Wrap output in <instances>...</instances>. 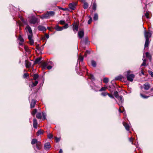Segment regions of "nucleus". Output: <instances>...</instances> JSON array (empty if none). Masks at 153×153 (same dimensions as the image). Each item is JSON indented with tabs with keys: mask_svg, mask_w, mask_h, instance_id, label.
Returning a JSON list of instances; mask_svg holds the SVG:
<instances>
[{
	"mask_svg": "<svg viewBox=\"0 0 153 153\" xmlns=\"http://www.w3.org/2000/svg\"><path fill=\"white\" fill-rule=\"evenodd\" d=\"M148 73L149 74L151 75V76L153 77V72L151 71H149Z\"/></svg>",
	"mask_w": 153,
	"mask_h": 153,
	"instance_id": "13d9d810",
	"label": "nucleus"
},
{
	"mask_svg": "<svg viewBox=\"0 0 153 153\" xmlns=\"http://www.w3.org/2000/svg\"><path fill=\"white\" fill-rule=\"evenodd\" d=\"M38 142L37 141V140L36 139H33L31 141V144L32 145H33L35 144H36Z\"/></svg>",
	"mask_w": 153,
	"mask_h": 153,
	"instance_id": "a878e982",
	"label": "nucleus"
},
{
	"mask_svg": "<svg viewBox=\"0 0 153 153\" xmlns=\"http://www.w3.org/2000/svg\"><path fill=\"white\" fill-rule=\"evenodd\" d=\"M28 76L29 74L27 73H25L23 75V77L24 78H26Z\"/></svg>",
	"mask_w": 153,
	"mask_h": 153,
	"instance_id": "052dcab7",
	"label": "nucleus"
},
{
	"mask_svg": "<svg viewBox=\"0 0 153 153\" xmlns=\"http://www.w3.org/2000/svg\"><path fill=\"white\" fill-rule=\"evenodd\" d=\"M129 140L130 142L132 144H133V139L132 138H130L129 139Z\"/></svg>",
	"mask_w": 153,
	"mask_h": 153,
	"instance_id": "e2e57ef3",
	"label": "nucleus"
},
{
	"mask_svg": "<svg viewBox=\"0 0 153 153\" xmlns=\"http://www.w3.org/2000/svg\"><path fill=\"white\" fill-rule=\"evenodd\" d=\"M41 65L42 66V68L45 69L46 68V66L48 65V64L46 62L42 61L41 63Z\"/></svg>",
	"mask_w": 153,
	"mask_h": 153,
	"instance_id": "6ab92c4d",
	"label": "nucleus"
},
{
	"mask_svg": "<svg viewBox=\"0 0 153 153\" xmlns=\"http://www.w3.org/2000/svg\"><path fill=\"white\" fill-rule=\"evenodd\" d=\"M44 131L42 129H40L37 132V136H39L40 134H43Z\"/></svg>",
	"mask_w": 153,
	"mask_h": 153,
	"instance_id": "5701e85b",
	"label": "nucleus"
},
{
	"mask_svg": "<svg viewBox=\"0 0 153 153\" xmlns=\"http://www.w3.org/2000/svg\"><path fill=\"white\" fill-rule=\"evenodd\" d=\"M107 88L103 87H102L99 90V91H105V90Z\"/></svg>",
	"mask_w": 153,
	"mask_h": 153,
	"instance_id": "a18cd8bd",
	"label": "nucleus"
},
{
	"mask_svg": "<svg viewBox=\"0 0 153 153\" xmlns=\"http://www.w3.org/2000/svg\"><path fill=\"white\" fill-rule=\"evenodd\" d=\"M59 23L61 25H63L65 24V21H64L63 20H60L59 22Z\"/></svg>",
	"mask_w": 153,
	"mask_h": 153,
	"instance_id": "4d7b16f0",
	"label": "nucleus"
},
{
	"mask_svg": "<svg viewBox=\"0 0 153 153\" xmlns=\"http://www.w3.org/2000/svg\"><path fill=\"white\" fill-rule=\"evenodd\" d=\"M114 95L116 98H118L119 94L118 92L117 91H114Z\"/></svg>",
	"mask_w": 153,
	"mask_h": 153,
	"instance_id": "c756f323",
	"label": "nucleus"
},
{
	"mask_svg": "<svg viewBox=\"0 0 153 153\" xmlns=\"http://www.w3.org/2000/svg\"><path fill=\"white\" fill-rule=\"evenodd\" d=\"M107 93H108L105 92H102L101 93V95H102L103 96H105L106 95H107Z\"/></svg>",
	"mask_w": 153,
	"mask_h": 153,
	"instance_id": "6e6d98bb",
	"label": "nucleus"
},
{
	"mask_svg": "<svg viewBox=\"0 0 153 153\" xmlns=\"http://www.w3.org/2000/svg\"><path fill=\"white\" fill-rule=\"evenodd\" d=\"M42 59V57H41L36 58L35 61H34V65H35L37 64H39L41 63L42 61H40L41 59Z\"/></svg>",
	"mask_w": 153,
	"mask_h": 153,
	"instance_id": "6e6552de",
	"label": "nucleus"
},
{
	"mask_svg": "<svg viewBox=\"0 0 153 153\" xmlns=\"http://www.w3.org/2000/svg\"><path fill=\"white\" fill-rule=\"evenodd\" d=\"M17 22L18 24L19 27L23 26L22 23L20 21H18Z\"/></svg>",
	"mask_w": 153,
	"mask_h": 153,
	"instance_id": "3c124183",
	"label": "nucleus"
},
{
	"mask_svg": "<svg viewBox=\"0 0 153 153\" xmlns=\"http://www.w3.org/2000/svg\"><path fill=\"white\" fill-rule=\"evenodd\" d=\"M144 31V36L146 39L144 47L145 48L147 47L149 45V39L152 36V33L150 32L149 30L147 31L146 29Z\"/></svg>",
	"mask_w": 153,
	"mask_h": 153,
	"instance_id": "f257e3e1",
	"label": "nucleus"
},
{
	"mask_svg": "<svg viewBox=\"0 0 153 153\" xmlns=\"http://www.w3.org/2000/svg\"><path fill=\"white\" fill-rule=\"evenodd\" d=\"M33 126L35 128H36L37 127L38 123L36 119L34 118L33 120Z\"/></svg>",
	"mask_w": 153,
	"mask_h": 153,
	"instance_id": "f8f14e48",
	"label": "nucleus"
},
{
	"mask_svg": "<svg viewBox=\"0 0 153 153\" xmlns=\"http://www.w3.org/2000/svg\"><path fill=\"white\" fill-rule=\"evenodd\" d=\"M90 79L92 80H95V79L94 76L91 74H90Z\"/></svg>",
	"mask_w": 153,
	"mask_h": 153,
	"instance_id": "5fc2aeb1",
	"label": "nucleus"
},
{
	"mask_svg": "<svg viewBox=\"0 0 153 153\" xmlns=\"http://www.w3.org/2000/svg\"><path fill=\"white\" fill-rule=\"evenodd\" d=\"M123 78V76L122 75H119L116 77L115 78V79L116 80H120Z\"/></svg>",
	"mask_w": 153,
	"mask_h": 153,
	"instance_id": "c9c22d12",
	"label": "nucleus"
},
{
	"mask_svg": "<svg viewBox=\"0 0 153 153\" xmlns=\"http://www.w3.org/2000/svg\"><path fill=\"white\" fill-rule=\"evenodd\" d=\"M91 89L94 90L96 92L98 91V90L96 88H94L93 87H92Z\"/></svg>",
	"mask_w": 153,
	"mask_h": 153,
	"instance_id": "338daca9",
	"label": "nucleus"
},
{
	"mask_svg": "<svg viewBox=\"0 0 153 153\" xmlns=\"http://www.w3.org/2000/svg\"><path fill=\"white\" fill-rule=\"evenodd\" d=\"M88 7V3L86 1H84L83 2V8L84 9H86Z\"/></svg>",
	"mask_w": 153,
	"mask_h": 153,
	"instance_id": "4be33fe9",
	"label": "nucleus"
},
{
	"mask_svg": "<svg viewBox=\"0 0 153 153\" xmlns=\"http://www.w3.org/2000/svg\"><path fill=\"white\" fill-rule=\"evenodd\" d=\"M83 56H82L81 55H79L78 57V60H79L81 62H82L83 60Z\"/></svg>",
	"mask_w": 153,
	"mask_h": 153,
	"instance_id": "e433bc0d",
	"label": "nucleus"
},
{
	"mask_svg": "<svg viewBox=\"0 0 153 153\" xmlns=\"http://www.w3.org/2000/svg\"><path fill=\"white\" fill-rule=\"evenodd\" d=\"M18 39L22 43H23L24 42V40L21 35H19Z\"/></svg>",
	"mask_w": 153,
	"mask_h": 153,
	"instance_id": "bb28decb",
	"label": "nucleus"
},
{
	"mask_svg": "<svg viewBox=\"0 0 153 153\" xmlns=\"http://www.w3.org/2000/svg\"><path fill=\"white\" fill-rule=\"evenodd\" d=\"M36 146L37 149H38L40 150L42 147L41 142L39 141H38V142L36 144Z\"/></svg>",
	"mask_w": 153,
	"mask_h": 153,
	"instance_id": "aec40b11",
	"label": "nucleus"
},
{
	"mask_svg": "<svg viewBox=\"0 0 153 153\" xmlns=\"http://www.w3.org/2000/svg\"><path fill=\"white\" fill-rule=\"evenodd\" d=\"M91 64L92 66L94 67H95L96 66L97 63L94 60H92L91 61Z\"/></svg>",
	"mask_w": 153,
	"mask_h": 153,
	"instance_id": "c85d7f7f",
	"label": "nucleus"
},
{
	"mask_svg": "<svg viewBox=\"0 0 153 153\" xmlns=\"http://www.w3.org/2000/svg\"><path fill=\"white\" fill-rule=\"evenodd\" d=\"M49 16H53L55 14V12L53 11H48Z\"/></svg>",
	"mask_w": 153,
	"mask_h": 153,
	"instance_id": "2f4dec72",
	"label": "nucleus"
},
{
	"mask_svg": "<svg viewBox=\"0 0 153 153\" xmlns=\"http://www.w3.org/2000/svg\"><path fill=\"white\" fill-rule=\"evenodd\" d=\"M47 68L48 69L50 70L52 68V66L51 65H49L47 67Z\"/></svg>",
	"mask_w": 153,
	"mask_h": 153,
	"instance_id": "69168bd1",
	"label": "nucleus"
},
{
	"mask_svg": "<svg viewBox=\"0 0 153 153\" xmlns=\"http://www.w3.org/2000/svg\"><path fill=\"white\" fill-rule=\"evenodd\" d=\"M63 28L66 29L68 27V24L66 23L63 27Z\"/></svg>",
	"mask_w": 153,
	"mask_h": 153,
	"instance_id": "bf43d9fd",
	"label": "nucleus"
},
{
	"mask_svg": "<svg viewBox=\"0 0 153 153\" xmlns=\"http://www.w3.org/2000/svg\"><path fill=\"white\" fill-rule=\"evenodd\" d=\"M42 120H44L46 119V114L43 112H42Z\"/></svg>",
	"mask_w": 153,
	"mask_h": 153,
	"instance_id": "4c0bfd02",
	"label": "nucleus"
},
{
	"mask_svg": "<svg viewBox=\"0 0 153 153\" xmlns=\"http://www.w3.org/2000/svg\"><path fill=\"white\" fill-rule=\"evenodd\" d=\"M123 126L125 127L126 130L127 131H129L130 130V127L128 124L126 122H123Z\"/></svg>",
	"mask_w": 153,
	"mask_h": 153,
	"instance_id": "ddd939ff",
	"label": "nucleus"
},
{
	"mask_svg": "<svg viewBox=\"0 0 153 153\" xmlns=\"http://www.w3.org/2000/svg\"><path fill=\"white\" fill-rule=\"evenodd\" d=\"M140 96L143 99L147 98H149V96H147L145 95H143L142 94H140Z\"/></svg>",
	"mask_w": 153,
	"mask_h": 153,
	"instance_id": "58836bf2",
	"label": "nucleus"
},
{
	"mask_svg": "<svg viewBox=\"0 0 153 153\" xmlns=\"http://www.w3.org/2000/svg\"><path fill=\"white\" fill-rule=\"evenodd\" d=\"M38 29L39 30L41 31H46V29L45 27L44 26L39 25L38 27Z\"/></svg>",
	"mask_w": 153,
	"mask_h": 153,
	"instance_id": "9b49d317",
	"label": "nucleus"
},
{
	"mask_svg": "<svg viewBox=\"0 0 153 153\" xmlns=\"http://www.w3.org/2000/svg\"><path fill=\"white\" fill-rule=\"evenodd\" d=\"M26 29L27 30L29 34H32V33H33L31 29V27L29 25H27L26 27Z\"/></svg>",
	"mask_w": 153,
	"mask_h": 153,
	"instance_id": "412c9836",
	"label": "nucleus"
},
{
	"mask_svg": "<svg viewBox=\"0 0 153 153\" xmlns=\"http://www.w3.org/2000/svg\"><path fill=\"white\" fill-rule=\"evenodd\" d=\"M31 76H33V79H32V80H36L39 78V76L37 74H34L33 75H31Z\"/></svg>",
	"mask_w": 153,
	"mask_h": 153,
	"instance_id": "f3484780",
	"label": "nucleus"
},
{
	"mask_svg": "<svg viewBox=\"0 0 153 153\" xmlns=\"http://www.w3.org/2000/svg\"><path fill=\"white\" fill-rule=\"evenodd\" d=\"M91 52L88 50H86L83 55V57H86L88 55H89L90 54Z\"/></svg>",
	"mask_w": 153,
	"mask_h": 153,
	"instance_id": "393cba45",
	"label": "nucleus"
},
{
	"mask_svg": "<svg viewBox=\"0 0 153 153\" xmlns=\"http://www.w3.org/2000/svg\"><path fill=\"white\" fill-rule=\"evenodd\" d=\"M36 48L38 50L41 49V47H39V45L38 44L36 45Z\"/></svg>",
	"mask_w": 153,
	"mask_h": 153,
	"instance_id": "0e129e2a",
	"label": "nucleus"
},
{
	"mask_svg": "<svg viewBox=\"0 0 153 153\" xmlns=\"http://www.w3.org/2000/svg\"><path fill=\"white\" fill-rule=\"evenodd\" d=\"M38 19L35 17H32L29 21V22L30 24H35L37 22Z\"/></svg>",
	"mask_w": 153,
	"mask_h": 153,
	"instance_id": "20e7f679",
	"label": "nucleus"
},
{
	"mask_svg": "<svg viewBox=\"0 0 153 153\" xmlns=\"http://www.w3.org/2000/svg\"><path fill=\"white\" fill-rule=\"evenodd\" d=\"M145 16L146 17V18L147 19L149 18V13L148 12H146L145 13Z\"/></svg>",
	"mask_w": 153,
	"mask_h": 153,
	"instance_id": "680f3d73",
	"label": "nucleus"
},
{
	"mask_svg": "<svg viewBox=\"0 0 153 153\" xmlns=\"http://www.w3.org/2000/svg\"><path fill=\"white\" fill-rule=\"evenodd\" d=\"M78 25L74 22L73 25V31H74L75 30H76V31H77L78 30Z\"/></svg>",
	"mask_w": 153,
	"mask_h": 153,
	"instance_id": "1a4fd4ad",
	"label": "nucleus"
},
{
	"mask_svg": "<svg viewBox=\"0 0 153 153\" xmlns=\"http://www.w3.org/2000/svg\"><path fill=\"white\" fill-rule=\"evenodd\" d=\"M26 68H29L31 66V63L30 62H27L26 60Z\"/></svg>",
	"mask_w": 153,
	"mask_h": 153,
	"instance_id": "cd10ccee",
	"label": "nucleus"
},
{
	"mask_svg": "<svg viewBox=\"0 0 153 153\" xmlns=\"http://www.w3.org/2000/svg\"><path fill=\"white\" fill-rule=\"evenodd\" d=\"M29 40L30 44L31 45H33L34 44V40L32 39Z\"/></svg>",
	"mask_w": 153,
	"mask_h": 153,
	"instance_id": "de8ad7c7",
	"label": "nucleus"
},
{
	"mask_svg": "<svg viewBox=\"0 0 153 153\" xmlns=\"http://www.w3.org/2000/svg\"><path fill=\"white\" fill-rule=\"evenodd\" d=\"M51 147V146L49 142H47L45 143L44 145V148L45 150H48Z\"/></svg>",
	"mask_w": 153,
	"mask_h": 153,
	"instance_id": "0eeeda50",
	"label": "nucleus"
},
{
	"mask_svg": "<svg viewBox=\"0 0 153 153\" xmlns=\"http://www.w3.org/2000/svg\"><path fill=\"white\" fill-rule=\"evenodd\" d=\"M146 62H143L141 65V66H145L146 65Z\"/></svg>",
	"mask_w": 153,
	"mask_h": 153,
	"instance_id": "774afa93",
	"label": "nucleus"
},
{
	"mask_svg": "<svg viewBox=\"0 0 153 153\" xmlns=\"http://www.w3.org/2000/svg\"><path fill=\"white\" fill-rule=\"evenodd\" d=\"M84 31L83 29H82L81 31H79L78 32V36L79 37V38H82L84 36Z\"/></svg>",
	"mask_w": 153,
	"mask_h": 153,
	"instance_id": "423d86ee",
	"label": "nucleus"
},
{
	"mask_svg": "<svg viewBox=\"0 0 153 153\" xmlns=\"http://www.w3.org/2000/svg\"><path fill=\"white\" fill-rule=\"evenodd\" d=\"M37 112V109H34L31 113L32 115L34 116L35 114Z\"/></svg>",
	"mask_w": 153,
	"mask_h": 153,
	"instance_id": "ea45409f",
	"label": "nucleus"
},
{
	"mask_svg": "<svg viewBox=\"0 0 153 153\" xmlns=\"http://www.w3.org/2000/svg\"><path fill=\"white\" fill-rule=\"evenodd\" d=\"M45 37L47 38L48 39L49 37V35L48 34H46L45 35V37H42V40H45Z\"/></svg>",
	"mask_w": 153,
	"mask_h": 153,
	"instance_id": "37998d69",
	"label": "nucleus"
},
{
	"mask_svg": "<svg viewBox=\"0 0 153 153\" xmlns=\"http://www.w3.org/2000/svg\"><path fill=\"white\" fill-rule=\"evenodd\" d=\"M36 103V101L33 99L31 100V103L30 104V108H33L34 107Z\"/></svg>",
	"mask_w": 153,
	"mask_h": 153,
	"instance_id": "4468645a",
	"label": "nucleus"
},
{
	"mask_svg": "<svg viewBox=\"0 0 153 153\" xmlns=\"http://www.w3.org/2000/svg\"><path fill=\"white\" fill-rule=\"evenodd\" d=\"M118 99L120 100L122 102L123 101V99L122 96H119V98Z\"/></svg>",
	"mask_w": 153,
	"mask_h": 153,
	"instance_id": "49530a36",
	"label": "nucleus"
},
{
	"mask_svg": "<svg viewBox=\"0 0 153 153\" xmlns=\"http://www.w3.org/2000/svg\"><path fill=\"white\" fill-rule=\"evenodd\" d=\"M97 4L95 2H94L92 5V9L94 10H96Z\"/></svg>",
	"mask_w": 153,
	"mask_h": 153,
	"instance_id": "473e14b6",
	"label": "nucleus"
},
{
	"mask_svg": "<svg viewBox=\"0 0 153 153\" xmlns=\"http://www.w3.org/2000/svg\"><path fill=\"white\" fill-rule=\"evenodd\" d=\"M20 18L23 23L25 25H27V21H25L23 17H21Z\"/></svg>",
	"mask_w": 153,
	"mask_h": 153,
	"instance_id": "7c9ffc66",
	"label": "nucleus"
},
{
	"mask_svg": "<svg viewBox=\"0 0 153 153\" xmlns=\"http://www.w3.org/2000/svg\"><path fill=\"white\" fill-rule=\"evenodd\" d=\"M47 137L49 139H51L53 137V134H50L47 135Z\"/></svg>",
	"mask_w": 153,
	"mask_h": 153,
	"instance_id": "c03bdc74",
	"label": "nucleus"
},
{
	"mask_svg": "<svg viewBox=\"0 0 153 153\" xmlns=\"http://www.w3.org/2000/svg\"><path fill=\"white\" fill-rule=\"evenodd\" d=\"M33 36V33H32V34H28V38L29 39V40L32 39Z\"/></svg>",
	"mask_w": 153,
	"mask_h": 153,
	"instance_id": "79ce46f5",
	"label": "nucleus"
},
{
	"mask_svg": "<svg viewBox=\"0 0 153 153\" xmlns=\"http://www.w3.org/2000/svg\"><path fill=\"white\" fill-rule=\"evenodd\" d=\"M89 18L90 19H89L88 22V24H91L92 21V18L91 17H89Z\"/></svg>",
	"mask_w": 153,
	"mask_h": 153,
	"instance_id": "603ef678",
	"label": "nucleus"
},
{
	"mask_svg": "<svg viewBox=\"0 0 153 153\" xmlns=\"http://www.w3.org/2000/svg\"><path fill=\"white\" fill-rule=\"evenodd\" d=\"M98 15L97 13H95L94 14L93 17V19L94 20H98Z\"/></svg>",
	"mask_w": 153,
	"mask_h": 153,
	"instance_id": "f704fd0d",
	"label": "nucleus"
},
{
	"mask_svg": "<svg viewBox=\"0 0 153 153\" xmlns=\"http://www.w3.org/2000/svg\"><path fill=\"white\" fill-rule=\"evenodd\" d=\"M24 49L27 52H28L30 51V50L28 48V47L27 46H25Z\"/></svg>",
	"mask_w": 153,
	"mask_h": 153,
	"instance_id": "8fccbe9b",
	"label": "nucleus"
},
{
	"mask_svg": "<svg viewBox=\"0 0 153 153\" xmlns=\"http://www.w3.org/2000/svg\"><path fill=\"white\" fill-rule=\"evenodd\" d=\"M126 76L127 80L131 82L133 81V78L135 77V75L133 74H131L130 75H127Z\"/></svg>",
	"mask_w": 153,
	"mask_h": 153,
	"instance_id": "f03ea898",
	"label": "nucleus"
},
{
	"mask_svg": "<svg viewBox=\"0 0 153 153\" xmlns=\"http://www.w3.org/2000/svg\"><path fill=\"white\" fill-rule=\"evenodd\" d=\"M143 86L144 89L146 90H148L150 87V85L148 83H146L144 84Z\"/></svg>",
	"mask_w": 153,
	"mask_h": 153,
	"instance_id": "9d476101",
	"label": "nucleus"
},
{
	"mask_svg": "<svg viewBox=\"0 0 153 153\" xmlns=\"http://www.w3.org/2000/svg\"><path fill=\"white\" fill-rule=\"evenodd\" d=\"M38 83V82L37 81L35 80L34 82H32V84L29 85V86L30 87L33 88L34 87L36 86Z\"/></svg>",
	"mask_w": 153,
	"mask_h": 153,
	"instance_id": "2eb2a0df",
	"label": "nucleus"
},
{
	"mask_svg": "<svg viewBox=\"0 0 153 153\" xmlns=\"http://www.w3.org/2000/svg\"><path fill=\"white\" fill-rule=\"evenodd\" d=\"M58 8L59 9L63 11H67L68 10V8H64L60 7H58Z\"/></svg>",
	"mask_w": 153,
	"mask_h": 153,
	"instance_id": "a19ab883",
	"label": "nucleus"
},
{
	"mask_svg": "<svg viewBox=\"0 0 153 153\" xmlns=\"http://www.w3.org/2000/svg\"><path fill=\"white\" fill-rule=\"evenodd\" d=\"M107 95H108V96L110 97L111 98H114V97L113 95L111 94H109L108 93H107Z\"/></svg>",
	"mask_w": 153,
	"mask_h": 153,
	"instance_id": "864d4df0",
	"label": "nucleus"
},
{
	"mask_svg": "<svg viewBox=\"0 0 153 153\" xmlns=\"http://www.w3.org/2000/svg\"><path fill=\"white\" fill-rule=\"evenodd\" d=\"M54 29L57 31H60L62 30H63V27H59L58 25H57L54 27Z\"/></svg>",
	"mask_w": 153,
	"mask_h": 153,
	"instance_id": "dca6fc26",
	"label": "nucleus"
},
{
	"mask_svg": "<svg viewBox=\"0 0 153 153\" xmlns=\"http://www.w3.org/2000/svg\"><path fill=\"white\" fill-rule=\"evenodd\" d=\"M36 117L38 119H41L42 116L40 112H38L37 113L36 115Z\"/></svg>",
	"mask_w": 153,
	"mask_h": 153,
	"instance_id": "b1692460",
	"label": "nucleus"
},
{
	"mask_svg": "<svg viewBox=\"0 0 153 153\" xmlns=\"http://www.w3.org/2000/svg\"><path fill=\"white\" fill-rule=\"evenodd\" d=\"M77 5V3L76 2L70 3L69 4L68 7L70 9L72 10H74Z\"/></svg>",
	"mask_w": 153,
	"mask_h": 153,
	"instance_id": "7ed1b4c3",
	"label": "nucleus"
},
{
	"mask_svg": "<svg viewBox=\"0 0 153 153\" xmlns=\"http://www.w3.org/2000/svg\"><path fill=\"white\" fill-rule=\"evenodd\" d=\"M109 81L108 79L106 77H105L103 78V81L105 83H107Z\"/></svg>",
	"mask_w": 153,
	"mask_h": 153,
	"instance_id": "72a5a7b5",
	"label": "nucleus"
},
{
	"mask_svg": "<svg viewBox=\"0 0 153 153\" xmlns=\"http://www.w3.org/2000/svg\"><path fill=\"white\" fill-rule=\"evenodd\" d=\"M146 57L148 58L150 62H151L152 59V57L151 55L149 53L147 52L146 53Z\"/></svg>",
	"mask_w": 153,
	"mask_h": 153,
	"instance_id": "a211bd4d",
	"label": "nucleus"
},
{
	"mask_svg": "<svg viewBox=\"0 0 153 153\" xmlns=\"http://www.w3.org/2000/svg\"><path fill=\"white\" fill-rule=\"evenodd\" d=\"M55 141L56 143L59 142L60 140V138L59 137H55Z\"/></svg>",
	"mask_w": 153,
	"mask_h": 153,
	"instance_id": "09e8293b",
	"label": "nucleus"
},
{
	"mask_svg": "<svg viewBox=\"0 0 153 153\" xmlns=\"http://www.w3.org/2000/svg\"><path fill=\"white\" fill-rule=\"evenodd\" d=\"M49 16L48 13L47 11L46 13H45L41 15L40 18L42 19H48L49 18Z\"/></svg>",
	"mask_w": 153,
	"mask_h": 153,
	"instance_id": "39448f33",
	"label": "nucleus"
}]
</instances>
